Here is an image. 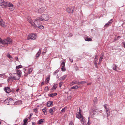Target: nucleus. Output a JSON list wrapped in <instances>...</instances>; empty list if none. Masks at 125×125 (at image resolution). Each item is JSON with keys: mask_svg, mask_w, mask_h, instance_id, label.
Segmentation results:
<instances>
[{"mask_svg": "<svg viewBox=\"0 0 125 125\" xmlns=\"http://www.w3.org/2000/svg\"><path fill=\"white\" fill-rule=\"evenodd\" d=\"M44 120L43 119H41L38 122V123L39 124H41L44 121Z\"/></svg>", "mask_w": 125, "mask_h": 125, "instance_id": "nucleus-27", "label": "nucleus"}, {"mask_svg": "<svg viewBox=\"0 0 125 125\" xmlns=\"http://www.w3.org/2000/svg\"><path fill=\"white\" fill-rule=\"evenodd\" d=\"M33 69L32 68H31L30 69H29L28 70V73L29 74H30L32 72V71Z\"/></svg>", "mask_w": 125, "mask_h": 125, "instance_id": "nucleus-28", "label": "nucleus"}, {"mask_svg": "<svg viewBox=\"0 0 125 125\" xmlns=\"http://www.w3.org/2000/svg\"><path fill=\"white\" fill-rule=\"evenodd\" d=\"M57 94L56 93H51L50 94L49 96L50 97H54L57 95Z\"/></svg>", "mask_w": 125, "mask_h": 125, "instance_id": "nucleus-21", "label": "nucleus"}, {"mask_svg": "<svg viewBox=\"0 0 125 125\" xmlns=\"http://www.w3.org/2000/svg\"><path fill=\"white\" fill-rule=\"evenodd\" d=\"M57 84H54L53 86L52 89L55 90L57 87Z\"/></svg>", "mask_w": 125, "mask_h": 125, "instance_id": "nucleus-33", "label": "nucleus"}, {"mask_svg": "<svg viewBox=\"0 0 125 125\" xmlns=\"http://www.w3.org/2000/svg\"><path fill=\"white\" fill-rule=\"evenodd\" d=\"M55 110V108H52L50 109L49 110V112L50 113L51 115H52L53 112Z\"/></svg>", "mask_w": 125, "mask_h": 125, "instance_id": "nucleus-15", "label": "nucleus"}, {"mask_svg": "<svg viewBox=\"0 0 125 125\" xmlns=\"http://www.w3.org/2000/svg\"><path fill=\"white\" fill-rule=\"evenodd\" d=\"M16 72L17 73L16 74L20 77L21 75L22 74V72L20 70H17L16 71Z\"/></svg>", "mask_w": 125, "mask_h": 125, "instance_id": "nucleus-18", "label": "nucleus"}, {"mask_svg": "<svg viewBox=\"0 0 125 125\" xmlns=\"http://www.w3.org/2000/svg\"><path fill=\"white\" fill-rule=\"evenodd\" d=\"M107 105L106 104L105 105H104V107L106 109V112L107 115V117L110 116V111L109 110V109L108 108H107Z\"/></svg>", "mask_w": 125, "mask_h": 125, "instance_id": "nucleus-10", "label": "nucleus"}, {"mask_svg": "<svg viewBox=\"0 0 125 125\" xmlns=\"http://www.w3.org/2000/svg\"><path fill=\"white\" fill-rule=\"evenodd\" d=\"M75 7L74 6L68 7L66 8V11L69 13H72L74 11Z\"/></svg>", "mask_w": 125, "mask_h": 125, "instance_id": "nucleus-4", "label": "nucleus"}, {"mask_svg": "<svg viewBox=\"0 0 125 125\" xmlns=\"http://www.w3.org/2000/svg\"><path fill=\"white\" fill-rule=\"evenodd\" d=\"M15 59L16 60H17L18 59V58L17 57H15Z\"/></svg>", "mask_w": 125, "mask_h": 125, "instance_id": "nucleus-61", "label": "nucleus"}, {"mask_svg": "<svg viewBox=\"0 0 125 125\" xmlns=\"http://www.w3.org/2000/svg\"><path fill=\"white\" fill-rule=\"evenodd\" d=\"M77 83V81H73L70 84V86H72L73 85Z\"/></svg>", "mask_w": 125, "mask_h": 125, "instance_id": "nucleus-29", "label": "nucleus"}, {"mask_svg": "<svg viewBox=\"0 0 125 125\" xmlns=\"http://www.w3.org/2000/svg\"><path fill=\"white\" fill-rule=\"evenodd\" d=\"M37 36L36 34L32 33L29 35L28 37V40H34L37 38Z\"/></svg>", "mask_w": 125, "mask_h": 125, "instance_id": "nucleus-6", "label": "nucleus"}, {"mask_svg": "<svg viewBox=\"0 0 125 125\" xmlns=\"http://www.w3.org/2000/svg\"><path fill=\"white\" fill-rule=\"evenodd\" d=\"M69 125H73V122H71L69 123Z\"/></svg>", "mask_w": 125, "mask_h": 125, "instance_id": "nucleus-53", "label": "nucleus"}, {"mask_svg": "<svg viewBox=\"0 0 125 125\" xmlns=\"http://www.w3.org/2000/svg\"><path fill=\"white\" fill-rule=\"evenodd\" d=\"M49 19V16L46 14H42L40 17H39V19L43 21H48Z\"/></svg>", "mask_w": 125, "mask_h": 125, "instance_id": "nucleus-2", "label": "nucleus"}, {"mask_svg": "<svg viewBox=\"0 0 125 125\" xmlns=\"http://www.w3.org/2000/svg\"><path fill=\"white\" fill-rule=\"evenodd\" d=\"M102 60V59L100 58L99 59V64H100V63L101 62Z\"/></svg>", "mask_w": 125, "mask_h": 125, "instance_id": "nucleus-51", "label": "nucleus"}, {"mask_svg": "<svg viewBox=\"0 0 125 125\" xmlns=\"http://www.w3.org/2000/svg\"><path fill=\"white\" fill-rule=\"evenodd\" d=\"M64 67H62V70L63 71H64L66 70V69Z\"/></svg>", "mask_w": 125, "mask_h": 125, "instance_id": "nucleus-41", "label": "nucleus"}, {"mask_svg": "<svg viewBox=\"0 0 125 125\" xmlns=\"http://www.w3.org/2000/svg\"><path fill=\"white\" fill-rule=\"evenodd\" d=\"M81 84H83L86 83V82L84 81H82L80 82Z\"/></svg>", "mask_w": 125, "mask_h": 125, "instance_id": "nucleus-43", "label": "nucleus"}, {"mask_svg": "<svg viewBox=\"0 0 125 125\" xmlns=\"http://www.w3.org/2000/svg\"><path fill=\"white\" fill-rule=\"evenodd\" d=\"M28 119H25L24 120V125H26L27 124V121Z\"/></svg>", "mask_w": 125, "mask_h": 125, "instance_id": "nucleus-38", "label": "nucleus"}, {"mask_svg": "<svg viewBox=\"0 0 125 125\" xmlns=\"http://www.w3.org/2000/svg\"><path fill=\"white\" fill-rule=\"evenodd\" d=\"M123 45L124 46V47L125 48V42H123Z\"/></svg>", "mask_w": 125, "mask_h": 125, "instance_id": "nucleus-54", "label": "nucleus"}, {"mask_svg": "<svg viewBox=\"0 0 125 125\" xmlns=\"http://www.w3.org/2000/svg\"><path fill=\"white\" fill-rule=\"evenodd\" d=\"M16 73H13L11 75V76L9 77L8 78V81L9 82L10 80H17L16 78L17 77H15V75H16Z\"/></svg>", "mask_w": 125, "mask_h": 125, "instance_id": "nucleus-7", "label": "nucleus"}, {"mask_svg": "<svg viewBox=\"0 0 125 125\" xmlns=\"http://www.w3.org/2000/svg\"><path fill=\"white\" fill-rule=\"evenodd\" d=\"M112 19H111V20H110L109 21L108 23L110 25L112 23Z\"/></svg>", "mask_w": 125, "mask_h": 125, "instance_id": "nucleus-47", "label": "nucleus"}, {"mask_svg": "<svg viewBox=\"0 0 125 125\" xmlns=\"http://www.w3.org/2000/svg\"><path fill=\"white\" fill-rule=\"evenodd\" d=\"M63 83L62 82H60L59 83V86L60 87H61L62 85L63 84Z\"/></svg>", "mask_w": 125, "mask_h": 125, "instance_id": "nucleus-40", "label": "nucleus"}, {"mask_svg": "<svg viewBox=\"0 0 125 125\" xmlns=\"http://www.w3.org/2000/svg\"><path fill=\"white\" fill-rule=\"evenodd\" d=\"M85 40L86 41H92V39L91 38H86L85 39Z\"/></svg>", "mask_w": 125, "mask_h": 125, "instance_id": "nucleus-34", "label": "nucleus"}, {"mask_svg": "<svg viewBox=\"0 0 125 125\" xmlns=\"http://www.w3.org/2000/svg\"><path fill=\"white\" fill-rule=\"evenodd\" d=\"M1 124V122L0 121V125Z\"/></svg>", "mask_w": 125, "mask_h": 125, "instance_id": "nucleus-64", "label": "nucleus"}, {"mask_svg": "<svg viewBox=\"0 0 125 125\" xmlns=\"http://www.w3.org/2000/svg\"><path fill=\"white\" fill-rule=\"evenodd\" d=\"M98 60V58L96 56L95 57L94 59V64H95V66L96 67H97V62H96V61H97Z\"/></svg>", "mask_w": 125, "mask_h": 125, "instance_id": "nucleus-19", "label": "nucleus"}, {"mask_svg": "<svg viewBox=\"0 0 125 125\" xmlns=\"http://www.w3.org/2000/svg\"><path fill=\"white\" fill-rule=\"evenodd\" d=\"M8 7H9V9L11 11H13L15 8L13 4L10 2Z\"/></svg>", "mask_w": 125, "mask_h": 125, "instance_id": "nucleus-9", "label": "nucleus"}, {"mask_svg": "<svg viewBox=\"0 0 125 125\" xmlns=\"http://www.w3.org/2000/svg\"><path fill=\"white\" fill-rule=\"evenodd\" d=\"M59 70H57L55 71V72H54L53 73V74L54 75H55L57 73H58V72H59Z\"/></svg>", "mask_w": 125, "mask_h": 125, "instance_id": "nucleus-42", "label": "nucleus"}, {"mask_svg": "<svg viewBox=\"0 0 125 125\" xmlns=\"http://www.w3.org/2000/svg\"><path fill=\"white\" fill-rule=\"evenodd\" d=\"M3 0H0V5L1 6L2 5L3 2H4Z\"/></svg>", "mask_w": 125, "mask_h": 125, "instance_id": "nucleus-39", "label": "nucleus"}, {"mask_svg": "<svg viewBox=\"0 0 125 125\" xmlns=\"http://www.w3.org/2000/svg\"><path fill=\"white\" fill-rule=\"evenodd\" d=\"M12 101V99L10 98H8L5 100V102L7 105H9L11 103Z\"/></svg>", "mask_w": 125, "mask_h": 125, "instance_id": "nucleus-11", "label": "nucleus"}, {"mask_svg": "<svg viewBox=\"0 0 125 125\" xmlns=\"http://www.w3.org/2000/svg\"><path fill=\"white\" fill-rule=\"evenodd\" d=\"M5 73H4L3 74H0V77H2V76L4 75Z\"/></svg>", "mask_w": 125, "mask_h": 125, "instance_id": "nucleus-50", "label": "nucleus"}, {"mask_svg": "<svg viewBox=\"0 0 125 125\" xmlns=\"http://www.w3.org/2000/svg\"><path fill=\"white\" fill-rule=\"evenodd\" d=\"M16 75H15V77H17V78H16L17 80H19L20 79V77L16 73Z\"/></svg>", "mask_w": 125, "mask_h": 125, "instance_id": "nucleus-35", "label": "nucleus"}, {"mask_svg": "<svg viewBox=\"0 0 125 125\" xmlns=\"http://www.w3.org/2000/svg\"><path fill=\"white\" fill-rule=\"evenodd\" d=\"M32 114H30V117H31V116L32 115Z\"/></svg>", "mask_w": 125, "mask_h": 125, "instance_id": "nucleus-60", "label": "nucleus"}, {"mask_svg": "<svg viewBox=\"0 0 125 125\" xmlns=\"http://www.w3.org/2000/svg\"><path fill=\"white\" fill-rule=\"evenodd\" d=\"M103 54H102L101 55V56H100V58H101V59H102L103 58Z\"/></svg>", "mask_w": 125, "mask_h": 125, "instance_id": "nucleus-49", "label": "nucleus"}, {"mask_svg": "<svg viewBox=\"0 0 125 125\" xmlns=\"http://www.w3.org/2000/svg\"><path fill=\"white\" fill-rule=\"evenodd\" d=\"M7 57H8L10 59H11V60L12 59V57L11 56V55L10 54H9L8 53L7 54Z\"/></svg>", "mask_w": 125, "mask_h": 125, "instance_id": "nucleus-31", "label": "nucleus"}, {"mask_svg": "<svg viewBox=\"0 0 125 125\" xmlns=\"http://www.w3.org/2000/svg\"><path fill=\"white\" fill-rule=\"evenodd\" d=\"M78 85H80V84H80V82H78V83H77H77H76Z\"/></svg>", "mask_w": 125, "mask_h": 125, "instance_id": "nucleus-57", "label": "nucleus"}, {"mask_svg": "<svg viewBox=\"0 0 125 125\" xmlns=\"http://www.w3.org/2000/svg\"><path fill=\"white\" fill-rule=\"evenodd\" d=\"M97 97H95L94 98L93 100V103L94 104H95L97 102Z\"/></svg>", "mask_w": 125, "mask_h": 125, "instance_id": "nucleus-30", "label": "nucleus"}, {"mask_svg": "<svg viewBox=\"0 0 125 125\" xmlns=\"http://www.w3.org/2000/svg\"><path fill=\"white\" fill-rule=\"evenodd\" d=\"M34 111L36 113H37V108H35L34 109Z\"/></svg>", "mask_w": 125, "mask_h": 125, "instance_id": "nucleus-52", "label": "nucleus"}, {"mask_svg": "<svg viewBox=\"0 0 125 125\" xmlns=\"http://www.w3.org/2000/svg\"><path fill=\"white\" fill-rule=\"evenodd\" d=\"M0 22H1V26L4 28L5 27V24L4 21L1 20V21H0Z\"/></svg>", "mask_w": 125, "mask_h": 125, "instance_id": "nucleus-22", "label": "nucleus"}, {"mask_svg": "<svg viewBox=\"0 0 125 125\" xmlns=\"http://www.w3.org/2000/svg\"><path fill=\"white\" fill-rule=\"evenodd\" d=\"M5 91L7 93H9L11 92V90L9 87H5L4 88Z\"/></svg>", "mask_w": 125, "mask_h": 125, "instance_id": "nucleus-13", "label": "nucleus"}, {"mask_svg": "<svg viewBox=\"0 0 125 125\" xmlns=\"http://www.w3.org/2000/svg\"><path fill=\"white\" fill-rule=\"evenodd\" d=\"M22 68V66L21 65H19L18 66H17L16 67V69H19V68Z\"/></svg>", "mask_w": 125, "mask_h": 125, "instance_id": "nucleus-37", "label": "nucleus"}, {"mask_svg": "<svg viewBox=\"0 0 125 125\" xmlns=\"http://www.w3.org/2000/svg\"><path fill=\"white\" fill-rule=\"evenodd\" d=\"M47 106L48 107L52 106L53 105V103L52 101H48L47 104Z\"/></svg>", "mask_w": 125, "mask_h": 125, "instance_id": "nucleus-14", "label": "nucleus"}, {"mask_svg": "<svg viewBox=\"0 0 125 125\" xmlns=\"http://www.w3.org/2000/svg\"><path fill=\"white\" fill-rule=\"evenodd\" d=\"M121 37L120 36H118V38H120Z\"/></svg>", "mask_w": 125, "mask_h": 125, "instance_id": "nucleus-63", "label": "nucleus"}, {"mask_svg": "<svg viewBox=\"0 0 125 125\" xmlns=\"http://www.w3.org/2000/svg\"><path fill=\"white\" fill-rule=\"evenodd\" d=\"M12 40L10 38H8L6 39L2 40L0 38V46L6 47L8 44L12 43Z\"/></svg>", "mask_w": 125, "mask_h": 125, "instance_id": "nucleus-1", "label": "nucleus"}, {"mask_svg": "<svg viewBox=\"0 0 125 125\" xmlns=\"http://www.w3.org/2000/svg\"><path fill=\"white\" fill-rule=\"evenodd\" d=\"M41 51L40 49H39L38 52H37V53L36 55V57H38L40 54H41Z\"/></svg>", "mask_w": 125, "mask_h": 125, "instance_id": "nucleus-26", "label": "nucleus"}, {"mask_svg": "<svg viewBox=\"0 0 125 125\" xmlns=\"http://www.w3.org/2000/svg\"><path fill=\"white\" fill-rule=\"evenodd\" d=\"M110 25L108 23L106 24L105 25V27H107Z\"/></svg>", "mask_w": 125, "mask_h": 125, "instance_id": "nucleus-48", "label": "nucleus"}, {"mask_svg": "<svg viewBox=\"0 0 125 125\" xmlns=\"http://www.w3.org/2000/svg\"><path fill=\"white\" fill-rule=\"evenodd\" d=\"M76 117L80 119L82 124L85 125L86 124V121L83 117L80 114V112L77 113L76 116Z\"/></svg>", "mask_w": 125, "mask_h": 125, "instance_id": "nucleus-3", "label": "nucleus"}, {"mask_svg": "<svg viewBox=\"0 0 125 125\" xmlns=\"http://www.w3.org/2000/svg\"><path fill=\"white\" fill-rule=\"evenodd\" d=\"M87 125H90L89 123H87Z\"/></svg>", "mask_w": 125, "mask_h": 125, "instance_id": "nucleus-62", "label": "nucleus"}, {"mask_svg": "<svg viewBox=\"0 0 125 125\" xmlns=\"http://www.w3.org/2000/svg\"><path fill=\"white\" fill-rule=\"evenodd\" d=\"M46 9L45 7H42L41 8H40L38 10V12L42 13L44 12L45 10Z\"/></svg>", "mask_w": 125, "mask_h": 125, "instance_id": "nucleus-12", "label": "nucleus"}, {"mask_svg": "<svg viewBox=\"0 0 125 125\" xmlns=\"http://www.w3.org/2000/svg\"><path fill=\"white\" fill-rule=\"evenodd\" d=\"M44 82H42L41 83V85H44Z\"/></svg>", "mask_w": 125, "mask_h": 125, "instance_id": "nucleus-55", "label": "nucleus"}, {"mask_svg": "<svg viewBox=\"0 0 125 125\" xmlns=\"http://www.w3.org/2000/svg\"><path fill=\"white\" fill-rule=\"evenodd\" d=\"M46 51L45 52H42V54H43L44 53H46Z\"/></svg>", "mask_w": 125, "mask_h": 125, "instance_id": "nucleus-59", "label": "nucleus"}, {"mask_svg": "<svg viewBox=\"0 0 125 125\" xmlns=\"http://www.w3.org/2000/svg\"><path fill=\"white\" fill-rule=\"evenodd\" d=\"M45 90L46 91H48V87H46L45 88Z\"/></svg>", "mask_w": 125, "mask_h": 125, "instance_id": "nucleus-46", "label": "nucleus"}, {"mask_svg": "<svg viewBox=\"0 0 125 125\" xmlns=\"http://www.w3.org/2000/svg\"><path fill=\"white\" fill-rule=\"evenodd\" d=\"M67 76V75H65L59 78V80H64L66 78Z\"/></svg>", "mask_w": 125, "mask_h": 125, "instance_id": "nucleus-20", "label": "nucleus"}, {"mask_svg": "<svg viewBox=\"0 0 125 125\" xmlns=\"http://www.w3.org/2000/svg\"><path fill=\"white\" fill-rule=\"evenodd\" d=\"M16 103H17L18 104H21L22 103V102L21 100H19L16 102Z\"/></svg>", "mask_w": 125, "mask_h": 125, "instance_id": "nucleus-36", "label": "nucleus"}, {"mask_svg": "<svg viewBox=\"0 0 125 125\" xmlns=\"http://www.w3.org/2000/svg\"><path fill=\"white\" fill-rule=\"evenodd\" d=\"M46 108L45 107L43 109H42V111L44 113V114L46 115L47 114V112L46 111Z\"/></svg>", "mask_w": 125, "mask_h": 125, "instance_id": "nucleus-25", "label": "nucleus"}, {"mask_svg": "<svg viewBox=\"0 0 125 125\" xmlns=\"http://www.w3.org/2000/svg\"><path fill=\"white\" fill-rule=\"evenodd\" d=\"M10 3V2L9 1L6 2L4 1L1 6L2 8H6L8 7Z\"/></svg>", "mask_w": 125, "mask_h": 125, "instance_id": "nucleus-8", "label": "nucleus"}, {"mask_svg": "<svg viewBox=\"0 0 125 125\" xmlns=\"http://www.w3.org/2000/svg\"><path fill=\"white\" fill-rule=\"evenodd\" d=\"M78 88H79V87H78V86H77L76 85L75 86H74L72 87L71 88V89H77Z\"/></svg>", "mask_w": 125, "mask_h": 125, "instance_id": "nucleus-32", "label": "nucleus"}, {"mask_svg": "<svg viewBox=\"0 0 125 125\" xmlns=\"http://www.w3.org/2000/svg\"><path fill=\"white\" fill-rule=\"evenodd\" d=\"M92 83H89L87 84V85H90Z\"/></svg>", "mask_w": 125, "mask_h": 125, "instance_id": "nucleus-58", "label": "nucleus"}, {"mask_svg": "<svg viewBox=\"0 0 125 125\" xmlns=\"http://www.w3.org/2000/svg\"><path fill=\"white\" fill-rule=\"evenodd\" d=\"M27 20L28 21L30 24L34 28H36V25L35 23L33 22L31 17H28L27 18Z\"/></svg>", "mask_w": 125, "mask_h": 125, "instance_id": "nucleus-5", "label": "nucleus"}, {"mask_svg": "<svg viewBox=\"0 0 125 125\" xmlns=\"http://www.w3.org/2000/svg\"><path fill=\"white\" fill-rule=\"evenodd\" d=\"M37 25H38V26H37L36 25V27H38L39 29H43L44 28V26L41 24H37Z\"/></svg>", "mask_w": 125, "mask_h": 125, "instance_id": "nucleus-17", "label": "nucleus"}, {"mask_svg": "<svg viewBox=\"0 0 125 125\" xmlns=\"http://www.w3.org/2000/svg\"><path fill=\"white\" fill-rule=\"evenodd\" d=\"M65 108H63L61 110V111L62 113H64L65 112Z\"/></svg>", "mask_w": 125, "mask_h": 125, "instance_id": "nucleus-44", "label": "nucleus"}, {"mask_svg": "<svg viewBox=\"0 0 125 125\" xmlns=\"http://www.w3.org/2000/svg\"><path fill=\"white\" fill-rule=\"evenodd\" d=\"M50 77V75H49L47 77L46 79V81L47 83H48L49 82Z\"/></svg>", "mask_w": 125, "mask_h": 125, "instance_id": "nucleus-24", "label": "nucleus"}, {"mask_svg": "<svg viewBox=\"0 0 125 125\" xmlns=\"http://www.w3.org/2000/svg\"><path fill=\"white\" fill-rule=\"evenodd\" d=\"M113 67H114H114L113 68V70H114L115 71H117V66L115 64H114L113 65Z\"/></svg>", "mask_w": 125, "mask_h": 125, "instance_id": "nucleus-23", "label": "nucleus"}, {"mask_svg": "<svg viewBox=\"0 0 125 125\" xmlns=\"http://www.w3.org/2000/svg\"><path fill=\"white\" fill-rule=\"evenodd\" d=\"M69 59H70V62L72 63V62H73V60L72 59H70V58H69Z\"/></svg>", "mask_w": 125, "mask_h": 125, "instance_id": "nucleus-56", "label": "nucleus"}, {"mask_svg": "<svg viewBox=\"0 0 125 125\" xmlns=\"http://www.w3.org/2000/svg\"><path fill=\"white\" fill-rule=\"evenodd\" d=\"M65 62H63L61 64L62 67H65Z\"/></svg>", "mask_w": 125, "mask_h": 125, "instance_id": "nucleus-45", "label": "nucleus"}, {"mask_svg": "<svg viewBox=\"0 0 125 125\" xmlns=\"http://www.w3.org/2000/svg\"><path fill=\"white\" fill-rule=\"evenodd\" d=\"M39 20H40L39 19V18L38 19H35L34 20V21L35 22L36 21L37 22V23L36 24V25L37 26H38L37 25V24H41V22H40Z\"/></svg>", "mask_w": 125, "mask_h": 125, "instance_id": "nucleus-16", "label": "nucleus"}]
</instances>
